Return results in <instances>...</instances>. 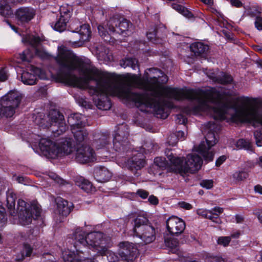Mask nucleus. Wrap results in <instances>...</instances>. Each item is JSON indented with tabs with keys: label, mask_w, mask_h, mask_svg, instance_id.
<instances>
[{
	"label": "nucleus",
	"mask_w": 262,
	"mask_h": 262,
	"mask_svg": "<svg viewBox=\"0 0 262 262\" xmlns=\"http://www.w3.org/2000/svg\"><path fill=\"white\" fill-rule=\"evenodd\" d=\"M56 61L60 69L55 75L58 82L82 89H89L98 108L109 110L111 102L107 95L118 97L127 102H133L142 112L152 108L157 118L165 119L168 108L173 104L168 99L194 100L192 106L184 108L187 114L202 115L204 112V91L200 90L179 89L164 86L158 79L162 74L157 69L145 71L144 78L127 74L123 83H119L106 72L96 68L90 59L76 56L71 50L61 46L58 49Z\"/></svg>",
	"instance_id": "obj_1"
},
{
	"label": "nucleus",
	"mask_w": 262,
	"mask_h": 262,
	"mask_svg": "<svg viewBox=\"0 0 262 262\" xmlns=\"http://www.w3.org/2000/svg\"><path fill=\"white\" fill-rule=\"evenodd\" d=\"M206 97L204 103L208 106L204 114L211 116L215 120L230 119L233 122H247L254 126H262L261 104L257 99L241 97L237 103L231 106L219 92L211 90L204 92Z\"/></svg>",
	"instance_id": "obj_2"
},
{
	"label": "nucleus",
	"mask_w": 262,
	"mask_h": 262,
	"mask_svg": "<svg viewBox=\"0 0 262 262\" xmlns=\"http://www.w3.org/2000/svg\"><path fill=\"white\" fill-rule=\"evenodd\" d=\"M26 140L28 142L32 144H37L38 142L41 154L51 159L70 155L75 147V145L71 138L66 139L57 143L48 138H41L39 135L31 133L26 137Z\"/></svg>",
	"instance_id": "obj_3"
},
{
	"label": "nucleus",
	"mask_w": 262,
	"mask_h": 262,
	"mask_svg": "<svg viewBox=\"0 0 262 262\" xmlns=\"http://www.w3.org/2000/svg\"><path fill=\"white\" fill-rule=\"evenodd\" d=\"M73 236L75 240L74 247L79 255L83 254L82 248H85L86 246L91 247L98 254L102 255L106 252L110 241L109 237L100 232H91L86 236L80 228L76 229Z\"/></svg>",
	"instance_id": "obj_4"
},
{
	"label": "nucleus",
	"mask_w": 262,
	"mask_h": 262,
	"mask_svg": "<svg viewBox=\"0 0 262 262\" xmlns=\"http://www.w3.org/2000/svg\"><path fill=\"white\" fill-rule=\"evenodd\" d=\"M16 194L12 189L6 192L7 206L10 210L12 216L17 215L19 223L24 226L30 224L32 219H37L40 214L41 209L38 205L33 204L30 205L23 200H18L16 212L14 210Z\"/></svg>",
	"instance_id": "obj_5"
},
{
	"label": "nucleus",
	"mask_w": 262,
	"mask_h": 262,
	"mask_svg": "<svg viewBox=\"0 0 262 262\" xmlns=\"http://www.w3.org/2000/svg\"><path fill=\"white\" fill-rule=\"evenodd\" d=\"M133 26L127 20L116 17L111 18L106 25H100L98 30L100 35L105 41H110V35L118 34L123 36L129 35L132 32Z\"/></svg>",
	"instance_id": "obj_6"
},
{
	"label": "nucleus",
	"mask_w": 262,
	"mask_h": 262,
	"mask_svg": "<svg viewBox=\"0 0 262 262\" xmlns=\"http://www.w3.org/2000/svg\"><path fill=\"white\" fill-rule=\"evenodd\" d=\"M35 123L43 128H49L51 126L57 127V129L52 130L55 136L60 135L67 129L63 115L56 110H51L45 118H42V114L39 115L35 118Z\"/></svg>",
	"instance_id": "obj_7"
},
{
	"label": "nucleus",
	"mask_w": 262,
	"mask_h": 262,
	"mask_svg": "<svg viewBox=\"0 0 262 262\" xmlns=\"http://www.w3.org/2000/svg\"><path fill=\"white\" fill-rule=\"evenodd\" d=\"M184 221L176 216L169 217L166 221V227L169 234L164 235V242L166 247L172 249L177 247L179 241L174 238L173 235H179L182 233L185 229Z\"/></svg>",
	"instance_id": "obj_8"
},
{
	"label": "nucleus",
	"mask_w": 262,
	"mask_h": 262,
	"mask_svg": "<svg viewBox=\"0 0 262 262\" xmlns=\"http://www.w3.org/2000/svg\"><path fill=\"white\" fill-rule=\"evenodd\" d=\"M134 231L145 244H149L156 238V229L150 223L147 218L144 216H138L134 220Z\"/></svg>",
	"instance_id": "obj_9"
},
{
	"label": "nucleus",
	"mask_w": 262,
	"mask_h": 262,
	"mask_svg": "<svg viewBox=\"0 0 262 262\" xmlns=\"http://www.w3.org/2000/svg\"><path fill=\"white\" fill-rule=\"evenodd\" d=\"M22 94L15 90L9 91L3 96L0 100V105L2 107V112L4 116L11 117L15 113L21 102Z\"/></svg>",
	"instance_id": "obj_10"
},
{
	"label": "nucleus",
	"mask_w": 262,
	"mask_h": 262,
	"mask_svg": "<svg viewBox=\"0 0 262 262\" xmlns=\"http://www.w3.org/2000/svg\"><path fill=\"white\" fill-rule=\"evenodd\" d=\"M215 124L208 122L205 125V132H207L205 136V142L203 141L199 145L196 151L201 154L205 160L210 161L213 160L214 154L210 150L211 147L216 143V138L214 132L212 131L214 128Z\"/></svg>",
	"instance_id": "obj_11"
},
{
	"label": "nucleus",
	"mask_w": 262,
	"mask_h": 262,
	"mask_svg": "<svg viewBox=\"0 0 262 262\" xmlns=\"http://www.w3.org/2000/svg\"><path fill=\"white\" fill-rule=\"evenodd\" d=\"M165 154L169 161L168 165V171H169L183 175L187 173L188 168L196 167L191 164H189L191 165L190 167H185L183 159L174 155L168 149L165 151Z\"/></svg>",
	"instance_id": "obj_12"
},
{
	"label": "nucleus",
	"mask_w": 262,
	"mask_h": 262,
	"mask_svg": "<svg viewBox=\"0 0 262 262\" xmlns=\"http://www.w3.org/2000/svg\"><path fill=\"white\" fill-rule=\"evenodd\" d=\"M38 78L45 79L44 72L38 68L31 66L27 71H24L21 76V81L26 85H33Z\"/></svg>",
	"instance_id": "obj_13"
},
{
	"label": "nucleus",
	"mask_w": 262,
	"mask_h": 262,
	"mask_svg": "<svg viewBox=\"0 0 262 262\" xmlns=\"http://www.w3.org/2000/svg\"><path fill=\"white\" fill-rule=\"evenodd\" d=\"M128 132L126 125H122L115 133L113 139V148L117 151H124L127 144Z\"/></svg>",
	"instance_id": "obj_14"
},
{
	"label": "nucleus",
	"mask_w": 262,
	"mask_h": 262,
	"mask_svg": "<svg viewBox=\"0 0 262 262\" xmlns=\"http://www.w3.org/2000/svg\"><path fill=\"white\" fill-rule=\"evenodd\" d=\"M119 254L124 261H132L138 254L137 248L133 243L121 242L119 245Z\"/></svg>",
	"instance_id": "obj_15"
},
{
	"label": "nucleus",
	"mask_w": 262,
	"mask_h": 262,
	"mask_svg": "<svg viewBox=\"0 0 262 262\" xmlns=\"http://www.w3.org/2000/svg\"><path fill=\"white\" fill-rule=\"evenodd\" d=\"M75 160L83 164L91 162L96 160L95 153L90 146L82 145L76 149Z\"/></svg>",
	"instance_id": "obj_16"
},
{
	"label": "nucleus",
	"mask_w": 262,
	"mask_h": 262,
	"mask_svg": "<svg viewBox=\"0 0 262 262\" xmlns=\"http://www.w3.org/2000/svg\"><path fill=\"white\" fill-rule=\"evenodd\" d=\"M36 11L30 7H21L17 9L15 16L19 25H24L29 23L35 16Z\"/></svg>",
	"instance_id": "obj_17"
},
{
	"label": "nucleus",
	"mask_w": 262,
	"mask_h": 262,
	"mask_svg": "<svg viewBox=\"0 0 262 262\" xmlns=\"http://www.w3.org/2000/svg\"><path fill=\"white\" fill-rule=\"evenodd\" d=\"M223 208L215 207L211 210L199 209L197 210V213L198 215L208 219L216 224H220L222 223V221L219 216L223 213Z\"/></svg>",
	"instance_id": "obj_18"
},
{
	"label": "nucleus",
	"mask_w": 262,
	"mask_h": 262,
	"mask_svg": "<svg viewBox=\"0 0 262 262\" xmlns=\"http://www.w3.org/2000/svg\"><path fill=\"white\" fill-rule=\"evenodd\" d=\"M23 41L28 43L34 47L36 54L40 58H45L48 57V53L44 49L37 47L40 42V39L38 36L30 34L27 35L23 38Z\"/></svg>",
	"instance_id": "obj_19"
},
{
	"label": "nucleus",
	"mask_w": 262,
	"mask_h": 262,
	"mask_svg": "<svg viewBox=\"0 0 262 262\" xmlns=\"http://www.w3.org/2000/svg\"><path fill=\"white\" fill-rule=\"evenodd\" d=\"M202 163L203 161L202 158L198 155L195 154H190L188 155L185 160V167H190L191 165L189 164H191V165H194L196 167L194 168H188V169H187V173H192L199 170L202 166Z\"/></svg>",
	"instance_id": "obj_20"
},
{
	"label": "nucleus",
	"mask_w": 262,
	"mask_h": 262,
	"mask_svg": "<svg viewBox=\"0 0 262 262\" xmlns=\"http://www.w3.org/2000/svg\"><path fill=\"white\" fill-rule=\"evenodd\" d=\"M86 120L84 116L78 113L71 114L68 118V122L71 126V129L84 127L86 124Z\"/></svg>",
	"instance_id": "obj_21"
},
{
	"label": "nucleus",
	"mask_w": 262,
	"mask_h": 262,
	"mask_svg": "<svg viewBox=\"0 0 262 262\" xmlns=\"http://www.w3.org/2000/svg\"><path fill=\"white\" fill-rule=\"evenodd\" d=\"M126 165L132 170H138L145 166V161L143 159V156L140 153H138L127 161Z\"/></svg>",
	"instance_id": "obj_22"
},
{
	"label": "nucleus",
	"mask_w": 262,
	"mask_h": 262,
	"mask_svg": "<svg viewBox=\"0 0 262 262\" xmlns=\"http://www.w3.org/2000/svg\"><path fill=\"white\" fill-rule=\"evenodd\" d=\"M57 206V211L62 216L68 215L71 211L73 205L71 202H68L61 198L56 200Z\"/></svg>",
	"instance_id": "obj_23"
},
{
	"label": "nucleus",
	"mask_w": 262,
	"mask_h": 262,
	"mask_svg": "<svg viewBox=\"0 0 262 262\" xmlns=\"http://www.w3.org/2000/svg\"><path fill=\"white\" fill-rule=\"evenodd\" d=\"M111 138L106 135H99L98 138L95 139L93 142V145L97 149H106L107 151L111 152L110 147L112 145L110 144Z\"/></svg>",
	"instance_id": "obj_24"
},
{
	"label": "nucleus",
	"mask_w": 262,
	"mask_h": 262,
	"mask_svg": "<svg viewBox=\"0 0 262 262\" xmlns=\"http://www.w3.org/2000/svg\"><path fill=\"white\" fill-rule=\"evenodd\" d=\"M71 28H74L75 30L73 32L77 33L79 35V40L81 41H88L91 37V32L90 30V27L86 24H84L80 26V28H75L74 23L71 25Z\"/></svg>",
	"instance_id": "obj_25"
},
{
	"label": "nucleus",
	"mask_w": 262,
	"mask_h": 262,
	"mask_svg": "<svg viewBox=\"0 0 262 262\" xmlns=\"http://www.w3.org/2000/svg\"><path fill=\"white\" fill-rule=\"evenodd\" d=\"M94 177L96 180L100 183L108 181L112 177L111 172L104 167H99L94 170Z\"/></svg>",
	"instance_id": "obj_26"
},
{
	"label": "nucleus",
	"mask_w": 262,
	"mask_h": 262,
	"mask_svg": "<svg viewBox=\"0 0 262 262\" xmlns=\"http://www.w3.org/2000/svg\"><path fill=\"white\" fill-rule=\"evenodd\" d=\"M71 131L77 145L84 141L88 138V133L84 127L80 128H72Z\"/></svg>",
	"instance_id": "obj_27"
},
{
	"label": "nucleus",
	"mask_w": 262,
	"mask_h": 262,
	"mask_svg": "<svg viewBox=\"0 0 262 262\" xmlns=\"http://www.w3.org/2000/svg\"><path fill=\"white\" fill-rule=\"evenodd\" d=\"M62 257L64 262H80L83 256L76 254L74 251L68 249L63 251ZM89 259H84L83 262H88Z\"/></svg>",
	"instance_id": "obj_28"
},
{
	"label": "nucleus",
	"mask_w": 262,
	"mask_h": 262,
	"mask_svg": "<svg viewBox=\"0 0 262 262\" xmlns=\"http://www.w3.org/2000/svg\"><path fill=\"white\" fill-rule=\"evenodd\" d=\"M96 54L99 60L103 61L105 64L113 60V56L107 49L103 47H96Z\"/></svg>",
	"instance_id": "obj_29"
},
{
	"label": "nucleus",
	"mask_w": 262,
	"mask_h": 262,
	"mask_svg": "<svg viewBox=\"0 0 262 262\" xmlns=\"http://www.w3.org/2000/svg\"><path fill=\"white\" fill-rule=\"evenodd\" d=\"M190 48L191 52H193L196 56H202L208 50V46L201 42H195L192 43Z\"/></svg>",
	"instance_id": "obj_30"
},
{
	"label": "nucleus",
	"mask_w": 262,
	"mask_h": 262,
	"mask_svg": "<svg viewBox=\"0 0 262 262\" xmlns=\"http://www.w3.org/2000/svg\"><path fill=\"white\" fill-rule=\"evenodd\" d=\"M75 184L86 192H89L92 189V185L90 182L82 177H78L75 179Z\"/></svg>",
	"instance_id": "obj_31"
},
{
	"label": "nucleus",
	"mask_w": 262,
	"mask_h": 262,
	"mask_svg": "<svg viewBox=\"0 0 262 262\" xmlns=\"http://www.w3.org/2000/svg\"><path fill=\"white\" fill-rule=\"evenodd\" d=\"M120 65L124 68L130 67L133 70H136V68L139 67L138 61L136 59L132 58H126L121 60L120 61Z\"/></svg>",
	"instance_id": "obj_32"
},
{
	"label": "nucleus",
	"mask_w": 262,
	"mask_h": 262,
	"mask_svg": "<svg viewBox=\"0 0 262 262\" xmlns=\"http://www.w3.org/2000/svg\"><path fill=\"white\" fill-rule=\"evenodd\" d=\"M211 78L215 81L221 84L230 83L232 81V77L227 74L221 72L216 77L211 76Z\"/></svg>",
	"instance_id": "obj_33"
},
{
	"label": "nucleus",
	"mask_w": 262,
	"mask_h": 262,
	"mask_svg": "<svg viewBox=\"0 0 262 262\" xmlns=\"http://www.w3.org/2000/svg\"><path fill=\"white\" fill-rule=\"evenodd\" d=\"M171 7L187 18H191L193 17V14L188 9L180 5L172 4Z\"/></svg>",
	"instance_id": "obj_34"
},
{
	"label": "nucleus",
	"mask_w": 262,
	"mask_h": 262,
	"mask_svg": "<svg viewBox=\"0 0 262 262\" xmlns=\"http://www.w3.org/2000/svg\"><path fill=\"white\" fill-rule=\"evenodd\" d=\"M69 20H66L64 18L60 17L58 21L54 24L53 28L54 30L62 32L66 29L67 23Z\"/></svg>",
	"instance_id": "obj_35"
},
{
	"label": "nucleus",
	"mask_w": 262,
	"mask_h": 262,
	"mask_svg": "<svg viewBox=\"0 0 262 262\" xmlns=\"http://www.w3.org/2000/svg\"><path fill=\"white\" fill-rule=\"evenodd\" d=\"M71 8L68 6H62L60 7V17L65 18L66 20H69L71 17Z\"/></svg>",
	"instance_id": "obj_36"
},
{
	"label": "nucleus",
	"mask_w": 262,
	"mask_h": 262,
	"mask_svg": "<svg viewBox=\"0 0 262 262\" xmlns=\"http://www.w3.org/2000/svg\"><path fill=\"white\" fill-rule=\"evenodd\" d=\"M154 164L162 169H165L168 170V163L166 162L164 158L156 157L154 160Z\"/></svg>",
	"instance_id": "obj_37"
},
{
	"label": "nucleus",
	"mask_w": 262,
	"mask_h": 262,
	"mask_svg": "<svg viewBox=\"0 0 262 262\" xmlns=\"http://www.w3.org/2000/svg\"><path fill=\"white\" fill-rule=\"evenodd\" d=\"M248 176V172L243 170L236 171L233 174V178L236 181H243L246 179Z\"/></svg>",
	"instance_id": "obj_38"
},
{
	"label": "nucleus",
	"mask_w": 262,
	"mask_h": 262,
	"mask_svg": "<svg viewBox=\"0 0 262 262\" xmlns=\"http://www.w3.org/2000/svg\"><path fill=\"white\" fill-rule=\"evenodd\" d=\"M32 252V248L30 245L24 244L23 249L21 251V257L17 259L18 260H22L25 256H30Z\"/></svg>",
	"instance_id": "obj_39"
},
{
	"label": "nucleus",
	"mask_w": 262,
	"mask_h": 262,
	"mask_svg": "<svg viewBox=\"0 0 262 262\" xmlns=\"http://www.w3.org/2000/svg\"><path fill=\"white\" fill-rule=\"evenodd\" d=\"M105 255L107 256V259L108 262H118V258L117 255L111 251H109L107 249L106 252L105 254H103L102 255ZM88 262H95L93 259H89L88 260Z\"/></svg>",
	"instance_id": "obj_40"
},
{
	"label": "nucleus",
	"mask_w": 262,
	"mask_h": 262,
	"mask_svg": "<svg viewBox=\"0 0 262 262\" xmlns=\"http://www.w3.org/2000/svg\"><path fill=\"white\" fill-rule=\"evenodd\" d=\"M236 146L239 149H248L250 147V143L249 141L245 140V139H239L236 142Z\"/></svg>",
	"instance_id": "obj_41"
},
{
	"label": "nucleus",
	"mask_w": 262,
	"mask_h": 262,
	"mask_svg": "<svg viewBox=\"0 0 262 262\" xmlns=\"http://www.w3.org/2000/svg\"><path fill=\"white\" fill-rule=\"evenodd\" d=\"M19 57L22 61L29 62L32 57V54L29 50H27L19 54Z\"/></svg>",
	"instance_id": "obj_42"
},
{
	"label": "nucleus",
	"mask_w": 262,
	"mask_h": 262,
	"mask_svg": "<svg viewBox=\"0 0 262 262\" xmlns=\"http://www.w3.org/2000/svg\"><path fill=\"white\" fill-rule=\"evenodd\" d=\"M7 222L5 209L0 206V228L3 227Z\"/></svg>",
	"instance_id": "obj_43"
},
{
	"label": "nucleus",
	"mask_w": 262,
	"mask_h": 262,
	"mask_svg": "<svg viewBox=\"0 0 262 262\" xmlns=\"http://www.w3.org/2000/svg\"><path fill=\"white\" fill-rule=\"evenodd\" d=\"M200 185L203 188L209 189L213 187V181L212 180H203L200 182Z\"/></svg>",
	"instance_id": "obj_44"
},
{
	"label": "nucleus",
	"mask_w": 262,
	"mask_h": 262,
	"mask_svg": "<svg viewBox=\"0 0 262 262\" xmlns=\"http://www.w3.org/2000/svg\"><path fill=\"white\" fill-rule=\"evenodd\" d=\"M231 241V238L229 236L220 237L218 238L217 243L220 245L227 246Z\"/></svg>",
	"instance_id": "obj_45"
},
{
	"label": "nucleus",
	"mask_w": 262,
	"mask_h": 262,
	"mask_svg": "<svg viewBox=\"0 0 262 262\" xmlns=\"http://www.w3.org/2000/svg\"><path fill=\"white\" fill-rule=\"evenodd\" d=\"M255 142L258 146H262V133L260 132H255L254 134Z\"/></svg>",
	"instance_id": "obj_46"
},
{
	"label": "nucleus",
	"mask_w": 262,
	"mask_h": 262,
	"mask_svg": "<svg viewBox=\"0 0 262 262\" xmlns=\"http://www.w3.org/2000/svg\"><path fill=\"white\" fill-rule=\"evenodd\" d=\"M176 122L177 123L181 124H185L187 123V118L181 114H179L177 115L176 117Z\"/></svg>",
	"instance_id": "obj_47"
},
{
	"label": "nucleus",
	"mask_w": 262,
	"mask_h": 262,
	"mask_svg": "<svg viewBox=\"0 0 262 262\" xmlns=\"http://www.w3.org/2000/svg\"><path fill=\"white\" fill-rule=\"evenodd\" d=\"M9 75L5 69L0 70V81H4L7 79Z\"/></svg>",
	"instance_id": "obj_48"
},
{
	"label": "nucleus",
	"mask_w": 262,
	"mask_h": 262,
	"mask_svg": "<svg viewBox=\"0 0 262 262\" xmlns=\"http://www.w3.org/2000/svg\"><path fill=\"white\" fill-rule=\"evenodd\" d=\"M137 194L142 199H146L147 198L149 193L147 191L143 189H139L137 191Z\"/></svg>",
	"instance_id": "obj_49"
},
{
	"label": "nucleus",
	"mask_w": 262,
	"mask_h": 262,
	"mask_svg": "<svg viewBox=\"0 0 262 262\" xmlns=\"http://www.w3.org/2000/svg\"><path fill=\"white\" fill-rule=\"evenodd\" d=\"M255 26L258 30H262V17H257L256 18Z\"/></svg>",
	"instance_id": "obj_50"
},
{
	"label": "nucleus",
	"mask_w": 262,
	"mask_h": 262,
	"mask_svg": "<svg viewBox=\"0 0 262 262\" xmlns=\"http://www.w3.org/2000/svg\"><path fill=\"white\" fill-rule=\"evenodd\" d=\"M52 178V179L55 180L57 183L61 184L63 185L64 184V181L60 178L58 177L57 176H56L54 173H52L51 176H50Z\"/></svg>",
	"instance_id": "obj_51"
},
{
	"label": "nucleus",
	"mask_w": 262,
	"mask_h": 262,
	"mask_svg": "<svg viewBox=\"0 0 262 262\" xmlns=\"http://www.w3.org/2000/svg\"><path fill=\"white\" fill-rule=\"evenodd\" d=\"M253 213L257 217L260 223L262 224V210L259 209H255Z\"/></svg>",
	"instance_id": "obj_52"
},
{
	"label": "nucleus",
	"mask_w": 262,
	"mask_h": 262,
	"mask_svg": "<svg viewBox=\"0 0 262 262\" xmlns=\"http://www.w3.org/2000/svg\"><path fill=\"white\" fill-rule=\"evenodd\" d=\"M148 201L151 204L154 205H157L159 203L158 198L153 195H151L149 196Z\"/></svg>",
	"instance_id": "obj_53"
},
{
	"label": "nucleus",
	"mask_w": 262,
	"mask_h": 262,
	"mask_svg": "<svg viewBox=\"0 0 262 262\" xmlns=\"http://www.w3.org/2000/svg\"><path fill=\"white\" fill-rule=\"evenodd\" d=\"M147 37L148 38L149 40L151 41H154L155 38L156 37V36L157 35V32L154 30L152 32H147Z\"/></svg>",
	"instance_id": "obj_54"
},
{
	"label": "nucleus",
	"mask_w": 262,
	"mask_h": 262,
	"mask_svg": "<svg viewBox=\"0 0 262 262\" xmlns=\"http://www.w3.org/2000/svg\"><path fill=\"white\" fill-rule=\"evenodd\" d=\"M179 205L181 208L187 210H189L192 208L191 205L189 203L185 202H180Z\"/></svg>",
	"instance_id": "obj_55"
},
{
	"label": "nucleus",
	"mask_w": 262,
	"mask_h": 262,
	"mask_svg": "<svg viewBox=\"0 0 262 262\" xmlns=\"http://www.w3.org/2000/svg\"><path fill=\"white\" fill-rule=\"evenodd\" d=\"M26 177H24L23 176H16L15 177V179L19 183L26 184Z\"/></svg>",
	"instance_id": "obj_56"
},
{
	"label": "nucleus",
	"mask_w": 262,
	"mask_h": 262,
	"mask_svg": "<svg viewBox=\"0 0 262 262\" xmlns=\"http://www.w3.org/2000/svg\"><path fill=\"white\" fill-rule=\"evenodd\" d=\"M226 159V157L225 156H221L215 162V164L217 166H220Z\"/></svg>",
	"instance_id": "obj_57"
},
{
	"label": "nucleus",
	"mask_w": 262,
	"mask_h": 262,
	"mask_svg": "<svg viewBox=\"0 0 262 262\" xmlns=\"http://www.w3.org/2000/svg\"><path fill=\"white\" fill-rule=\"evenodd\" d=\"M230 3L236 7H241L242 6V3L239 0H230Z\"/></svg>",
	"instance_id": "obj_58"
},
{
	"label": "nucleus",
	"mask_w": 262,
	"mask_h": 262,
	"mask_svg": "<svg viewBox=\"0 0 262 262\" xmlns=\"http://www.w3.org/2000/svg\"><path fill=\"white\" fill-rule=\"evenodd\" d=\"M177 138L179 140H183L185 137V134L183 131H179L177 133Z\"/></svg>",
	"instance_id": "obj_59"
},
{
	"label": "nucleus",
	"mask_w": 262,
	"mask_h": 262,
	"mask_svg": "<svg viewBox=\"0 0 262 262\" xmlns=\"http://www.w3.org/2000/svg\"><path fill=\"white\" fill-rule=\"evenodd\" d=\"M254 189L255 192L262 194V186L257 185L255 186Z\"/></svg>",
	"instance_id": "obj_60"
},
{
	"label": "nucleus",
	"mask_w": 262,
	"mask_h": 262,
	"mask_svg": "<svg viewBox=\"0 0 262 262\" xmlns=\"http://www.w3.org/2000/svg\"><path fill=\"white\" fill-rule=\"evenodd\" d=\"M202 2H203L205 5L208 6H212L213 4V0H200Z\"/></svg>",
	"instance_id": "obj_61"
},
{
	"label": "nucleus",
	"mask_w": 262,
	"mask_h": 262,
	"mask_svg": "<svg viewBox=\"0 0 262 262\" xmlns=\"http://www.w3.org/2000/svg\"><path fill=\"white\" fill-rule=\"evenodd\" d=\"M243 217L242 215H236L235 216L236 222L237 223H240L243 221Z\"/></svg>",
	"instance_id": "obj_62"
},
{
	"label": "nucleus",
	"mask_w": 262,
	"mask_h": 262,
	"mask_svg": "<svg viewBox=\"0 0 262 262\" xmlns=\"http://www.w3.org/2000/svg\"><path fill=\"white\" fill-rule=\"evenodd\" d=\"M170 139L169 140V143L170 145H171L172 146H173L174 145H176V144L177 143V141L176 140L174 141H172V138H175V136L174 135H172L170 136Z\"/></svg>",
	"instance_id": "obj_63"
},
{
	"label": "nucleus",
	"mask_w": 262,
	"mask_h": 262,
	"mask_svg": "<svg viewBox=\"0 0 262 262\" xmlns=\"http://www.w3.org/2000/svg\"><path fill=\"white\" fill-rule=\"evenodd\" d=\"M21 238L23 239L27 240V239H31L30 235H26V234H24L21 235Z\"/></svg>",
	"instance_id": "obj_64"
}]
</instances>
